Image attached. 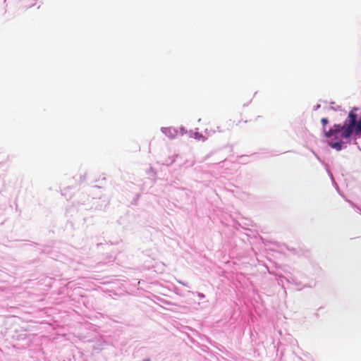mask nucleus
<instances>
[{"label": "nucleus", "mask_w": 361, "mask_h": 361, "mask_svg": "<svg viewBox=\"0 0 361 361\" xmlns=\"http://www.w3.org/2000/svg\"><path fill=\"white\" fill-rule=\"evenodd\" d=\"M357 109L351 110L343 126L335 124L333 128L326 132L325 137L327 138L334 136L336 138L339 133L342 138H349L353 132L357 135H361V118L357 122V115L355 113Z\"/></svg>", "instance_id": "f257e3e1"}, {"label": "nucleus", "mask_w": 361, "mask_h": 361, "mask_svg": "<svg viewBox=\"0 0 361 361\" xmlns=\"http://www.w3.org/2000/svg\"><path fill=\"white\" fill-rule=\"evenodd\" d=\"M321 122L323 125V131L324 133V134L326 133V132H327L325 129L326 128V125L329 123V120L326 118H322V120H321Z\"/></svg>", "instance_id": "f03ea898"}, {"label": "nucleus", "mask_w": 361, "mask_h": 361, "mask_svg": "<svg viewBox=\"0 0 361 361\" xmlns=\"http://www.w3.org/2000/svg\"><path fill=\"white\" fill-rule=\"evenodd\" d=\"M331 146L333 148H335L337 150H341L342 147L341 143L340 142H334L331 145Z\"/></svg>", "instance_id": "7ed1b4c3"}, {"label": "nucleus", "mask_w": 361, "mask_h": 361, "mask_svg": "<svg viewBox=\"0 0 361 361\" xmlns=\"http://www.w3.org/2000/svg\"><path fill=\"white\" fill-rule=\"evenodd\" d=\"M143 361H150V360L149 359H145Z\"/></svg>", "instance_id": "20e7f679"}]
</instances>
